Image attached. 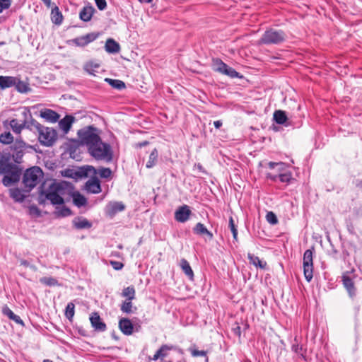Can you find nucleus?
Segmentation results:
<instances>
[{"mask_svg": "<svg viewBox=\"0 0 362 362\" xmlns=\"http://www.w3.org/2000/svg\"><path fill=\"white\" fill-rule=\"evenodd\" d=\"M124 208L125 206L122 202H115L110 205L108 213L110 215H115L124 210Z\"/></svg>", "mask_w": 362, "mask_h": 362, "instance_id": "38", "label": "nucleus"}, {"mask_svg": "<svg viewBox=\"0 0 362 362\" xmlns=\"http://www.w3.org/2000/svg\"><path fill=\"white\" fill-rule=\"evenodd\" d=\"M43 177V172L38 166H33L27 169L23 177V191L30 192L40 182Z\"/></svg>", "mask_w": 362, "mask_h": 362, "instance_id": "3", "label": "nucleus"}, {"mask_svg": "<svg viewBox=\"0 0 362 362\" xmlns=\"http://www.w3.org/2000/svg\"><path fill=\"white\" fill-rule=\"evenodd\" d=\"M291 350L300 356L304 361H307V349L303 344H300L298 339L296 337L291 345Z\"/></svg>", "mask_w": 362, "mask_h": 362, "instance_id": "18", "label": "nucleus"}, {"mask_svg": "<svg viewBox=\"0 0 362 362\" xmlns=\"http://www.w3.org/2000/svg\"><path fill=\"white\" fill-rule=\"evenodd\" d=\"M90 322L95 331L103 332L107 329L106 324L103 321L97 312H94L90 315Z\"/></svg>", "mask_w": 362, "mask_h": 362, "instance_id": "12", "label": "nucleus"}, {"mask_svg": "<svg viewBox=\"0 0 362 362\" xmlns=\"http://www.w3.org/2000/svg\"><path fill=\"white\" fill-rule=\"evenodd\" d=\"M232 332L239 338L241 337V327L238 322H235L232 327Z\"/></svg>", "mask_w": 362, "mask_h": 362, "instance_id": "57", "label": "nucleus"}, {"mask_svg": "<svg viewBox=\"0 0 362 362\" xmlns=\"http://www.w3.org/2000/svg\"><path fill=\"white\" fill-rule=\"evenodd\" d=\"M11 5V0H0V13H1L4 10L9 8Z\"/></svg>", "mask_w": 362, "mask_h": 362, "instance_id": "54", "label": "nucleus"}, {"mask_svg": "<svg viewBox=\"0 0 362 362\" xmlns=\"http://www.w3.org/2000/svg\"><path fill=\"white\" fill-rule=\"evenodd\" d=\"M343 285L346 288L351 298H354L356 294V289L354 286V283L352 279L348 276H343Z\"/></svg>", "mask_w": 362, "mask_h": 362, "instance_id": "25", "label": "nucleus"}, {"mask_svg": "<svg viewBox=\"0 0 362 362\" xmlns=\"http://www.w3.org/2000/svg\"><path fill=\"white\" fill-rule=\"evenodd\" d=\"M214 125L216 129H219L222 126V122L221 120H216L214 122Z\"/></svg>", "mask_w": 362, "mask_h": 362, "instance_id": "63", "label": "nucleus"}, {"mask_svg": "<svg viewBox=\"0 0 362 362\" xmlns=\"http://www.w3.org/2000/svg\"><path fill=\"white\" fill-rule=\"evenodd\" d=\"M286 164L285 163H284V165L282 166H277L278 167V171L279 173H284L285 171H287L286 170Z\"/></svg>", "mask_w": 362, "mask_h": 362, "instance_id": "61", "label": "nucleus"}, {"mask_svg": "<svg viewBox=\"0 0 362 362\" xmlns=\"http://www.w3.org/2000/svg\"><path fill=\"white\" fill-rule=\"evenodd\" d=\"M73 198V203L77 207L84 206L87 204V199L78 191H73L70 195Z\"/></svg>", "mask_w": 362, "mask_h": 362, "instance_id": "27", "label": "nucleus"}, {"mask_svg": "<svg viewBox=\"0 0 362 362\" xmlns=\"http://www.w3.org/2000/svg\"><path fill=\"white\" fill-rule=\"evenodd\" d=\"M226 66L227 64L220 59L216 58L213 59L212 66L215 71L222 74L223 69L226 68Z\"/></svg>", "mask_w": 362, "mask_h": 362, "instance_id": "43", "label": "nucleus"}, {"mask_svg": "<svg viewBox=\"0 0 362 362\" xmlns=\"http://www.w3.org/2000/svg\"><path fill=\"white\" fill-rule=\"evenodd\" d=\"M98 173L101 178H109L112 175V170L109 168L101 167L98 170H96V173Z\"/></svg>", "mask_w": 362, "mask_h": 362, "instance_id": "47", "label": "nucleus"}, {"mask_svg": "<svg viewBox=\"0 0 362 362\" xmlns=\"http://www.w3.org/2000/svg\"><path fill=\"white\" fill-rule=\"evenodd\" d=\"M110 264L112 267L115 270H121L124 267V264L121 262L110 260Z\"/></svg>", "mask_w": 362, "mask_h": 362, "instance_id": "55", "label": "nucleus"}, {"mask_svg": "<svg viewBox=\"0 0 362 362\" xmlns=\"http://www.w3.org/2000/svg\"><path fill=\"white\" fill-rule=\"evenodd\" d=\"M16 76H0V88L5 90L11 87H15Z\"/></svg>", "mask_w": 362, "mask_h": 362, "instance_id": "24", "label": "nucleus"}, {"mask_svg": "<svg viewBox=\"0 0 362 362\" xmlns=\"http://www.w3.org/2000/svg\"><path fill=\"white\" fill-rule=\"evenodd\" d=\"M228 226L233 233V238L234 241H238V229L235 224L234 220L232 216L229 218Z\"/></svg>", "mask_w": 362, "mask_h": 362, "instance_id": "48", "label": "nucleus"}, {"mask_svg": "<svg viewBox=\"0 0 362 362\" xmlns=\"http://www.w3.org/2000/svg\"><path fill=\"white\" fill-rule=\"evenodd\" d=\"M176 349H179L176 346L163 344L154 354L153 360L157 361L159 358H165L168 356L169 351Z\"/></svg>", "mask_w": 362, "mask_h": 362, "instance_id": "16", "label": "nucleus"}, {"mask_svg": "<svg viewBox=\"0 0 362 362\" xmlns=\"http://www.w3.org/2000/svg\"><path fill=\"white\" fill-rule=\"evenodd\" d=\"M132 301V300H125L120 305V310L123 313H134V311L136 310V307H134V310H133V303Z\"/></svg>", "mask_w": 362, "mask_h": 362, "instance_id": "37", "label": "nucleus"}, {"mask_svg": "<svg viewBox=\"0 0 362 362\" xmlns=\"http://www.w3.org/2000/svg\"><path fill=\"white\" fill-rule=\"evenodd\" d=\"M96 173V169L91 165H86L79 168L78 170H68L66 172L65 175L71 178H83L87 177L89 173Z\"/></svg>", "mask_w": 362, "mask_h": 362, "instance_id": "10", "label": "nucleus"}, {"mask_svg": "<svg viewBox=\"0 0 362 362\" xmlns=\"http://www.w3.org/2000/svg\"><path fill=\"white\" fill-rule=\"evenodd\" d=\"M10 197L16 202L21 203L23 202L25 199V195H24L21 190L18 188H12L10 189Z\"/></svg>", "mask_w": 362, "mask_h": 362, "instance_id": "32", "label": "nucleus"}, {"mask_svg": "<svg viewBox=\"0 0 362 362\" xmlns=\"http://www.w3.org/2000/svg\"><path fill=\"white\" fill-rule=\"evenodd\" d=\"M13 156L8 148H5L0 154V175L4 174L2 183L5 187L18 182L20 180L22 170L16 163H11Z\"/></svg>", "mask_w": 362, "mask_h": 362, "instance_id": "2", "label": "nucleus"}, {"mask_svg": "<svg viewBox=\"0 0 362 362\" xmlns=\"http://www.w3.org/2000/svg\"><path fill=\"white\" fill-rule=\"evenodd\" d=\"M192 211L189 206L187 205H183L180 206L175 212V219L180 223L186 222L189 218Z\"/></svg>", "mask_w": 362, "mask_h": 362, "instance_id": "13", "label": "nucleus"}, {"mask_svg": "<svg viewBox=\"0 0 362 362\" xmlns=\"http://www.w3.org/2000/svg\"><path fill=\"white\" fill-rule=\"evenodd\" d=\"M105 81H106L113 88L119 90H123L126 88L125 83L119 79L106 78H105Z\"/></svg>", "mask_w": 362, "mask_h": 362, "instance_id": "34", "label": "nucleus"}, {"mask_svg": "<svg viewBox=\"0 0 362 362\" xmlns=\"http://www.w3.org/2000/svg\"><path fill=\"white\" fill-rule=\"evenodd\" d=\"M83 36L86 39L87 44L88 45L89 43L95 40L99 37V33H90Z\"/></svg>", "mask_w": 362, "mask_h": 362, "instance_id": "53", "label": "nucleus"}, {"mask_svg": "<svg viewBox=\"0 0 362 362\" xmlns=\"http://www.w3.org/2000/svg\"><path fill=\"white\" fill-rule=\"evenodd\" d=\"M284 165V163L283 162H273V161H270L268 163V167L270 168V169H274L277 166H282Z\"/></svg>", "mask_w": 362, "mask_h": 362, "instance_id": "59", "label": "nucleus"}, {"mask_svg": "<svg viewBox=\"0 0 362 362\" xmlns=\"http://www.w3.org/2000/svg\"><path fill=\"white\" fill-rule=\"evenodd\" d=\"M8 150L13 156V160L15 163L21 164L23 162V157L26 149H34V147L25 142L21 136L16 138L14 143L8 148Z\"/></svg>", "mask_w": 362, "mask_h": 362, "instance_id": "6", "label": "nucleus"}, {"mask_svg": "<svg viewBox=\"0 0 362 362\" xmlns=\"http://www.w3.org/2000/svg\"><path fill=\"white\" fill-rule=\"evenodd\" d=\"M189 351L192 354V356L194 357H198V356H204L205 357V361L206 362H208V357L206 356L207 354V351H204V350H202V351H199V350H197V349L195 348H189Z\"/></svg>", "mask_w": 362, "mask_h": 362, "instance_id": "49", "label": "nucleus"}, {"mask_svg": "<svg viewBox=\"0 0 362 362\" xmlns=\"http://www.w3.org/2000/svg\"><path fill=\"white\" fill-rule=\"evenodd\" d=\"M95 3L100 11H104L107 8L106 0H94Z\"/></svg>", "mask_w": 362, "mask_h": 362, "instance_id": "56", "label": "nucleus"}, {"mask_svg": "<svg viewBox=\"0 0 362 362\" xmlns=\"http://www.w3.org/2000/svg\"><path fill=\"white\" fill-rule=\"evenodd\" d=\"M74 121L75 117L74 116L67 115L59 122V126L64 134H67Z\"/></svg>", "mask_w": 362, "mask_h": 362, "instance_id": "22", "label": "nucleus"}, {"mask_svg": "<svg viewBox=\"0 0 362 362\" xmlns=\"http://www.w3.org/2000/svg\"><path fill=\"white\" fill-rule=\"evenodd\" d=\"M222 74L229 76L231 78H242L243 77L240 73L236 71L233 68L229 66L228 65H227L226 68L223 69Z\"/></svg>", "mask_w": 362, "mask_h": 362, "instance_id": "42", "label": "nucleus"}, {"mask_svg": "<svg viewBox=\"0 0 362 362\" xmlns=\"http://www.w3.org/2000/svg\"><path fill=\"white\" fill-rule=\"evenodd\" d=\"M88 151L90 156L97 160L110 161L112 159V151L110 145L103 143L101 139L98 143L89 147Z\"/></svg>", "mask_w": 362, "mask_h": 362, "instance_id": "5", "label": "nucleus"}, {"mask_svg": "<svg viewBox=\"0 0 362 362\" xmlns=\"http://www.w3.org/2000/svg\"><path fill=\"white\" fill-rule=\"evenodd\" d=\"M266 178L267 180H269L272 182H277V180H279V177H278V174L276 175H273L270 173H268L266 174Z\"/></svg>", "mask_w": 362, "mask_h": 362, "instance_id": "58", "label": "nucleus"}, {"mask_svg": "<svg viewBox=\"0 0 362 362\" xmlns=\"http://www.w3.org/2000/svg\"><path fill=\"white\" fill-rule=\"evenodd\" d=\"M20 262H21V265H23L25 267H28L30 266V262L26 259H21Z\"/></svg>", "mask_w": 362, "mask_h": 362, "instance_id": "62", "label": "nucleus"}, {"mask_svg": "<svg viewBox=\"0 0 362 362\" xmlns=\"http://www.w3.org/2000/svg\"><path fill=\"white\" fill-rule=\"evenodd\" d=\"M51 19L55 25H61L63 21V15L57 6H54L51 11Z\"/></svg>", "mask_w": 362, "mask_h": 362, "instance_id": "30", "label": "nucleus"}, {"mask_svg": "<svg viewBox=\"0 0 362 362\" xmlns=\"http://www.w3.org/2000/svg\"><path fill=\"white\" fill-rule=\"evenodd\" d=\"M71 42L78 47H85L88 45L83 35L71 40Z\"/></svg>", "mask_w": 362, "mask_h": 362, "instance_id": "51", "label": "nucleus"}, {"mask_svg": "<svg viewBox=\"0 0 362 362\" xmlns=\"http://www.w3.org/2000/svg\"><path fill=\"white\" fill-rule=\"evenodd\" d=\"M148 144H149V141H144L139 142V143L136 144L135 146L137 147V148H142V147H144L146 146H148Z\"/></svg>", "mask_w": 362, "mask_h": 362, "instance_id": "60", "label": "nucleus"}, {"mask_svg": "<svg viewBox=\"0 0 362 362\" xmlns=\"http://www.w3.org/2000/svg\"><path fill=\"white\" fill-rule=\"evenodd\" d=\"M40 282L45 286H59V284L57 279L49 276H45L40 279Z\"/></svg>", "mask_w": 362, "mask_h": 362, "instance_id": "45", "label": "nucleus"}, {"mask_svg": "<svg viewBox=\"0 0 362 362\" xmlns=\"http://www.w3.org/2000/svg\"><path fill=\"white\" fill-rule=\"evenodd\" d=\"M75 305L73 302H69L65 308V316L69 320L72 321V319L75 313Z\"/></svg>", "mask_w": 362, "mask_h": 362, "instance_id": "46", "label": "nucleus"}, {"mask_svg": "<svg viewBox=\"0 0 362 362\" xmlns=\"http://www.w3.org/2000/svg\"><path fill=\"white\" fill-rule=\"evenodd\" d=\"M95 10L94 7L88 4L84 6L79 13V18L83 22H88L91 20Z\"/></svg>", "mask_w": 362, "mask_h": 362, "instance_id": "20", "label": "nucleus"}, {"mask_svg": "<svg viewBox=\"0 0 362 362\" xmlns=\"http://www.w3.org/2000/svg\"><path fill=\"white\" fill-rule=\"evenodd\" d=\"M99 68V64H94L92 62H87L84 66V70L87 71L90 74H94V71H95V69Z\"/></svg>", "mask_w": 362, "mask_h": 362, "instance_id": "50", "label": "nucleus"}, {"mask_svg": "<svg viewBox=\"0 0 362 362\" xmlns=\"http://www.w3.org/2000/svg\"><path fill=\"white\" fill-rule=\"evenodd\" d=\"M286 39V34L282 30L269 28L267 30L259 40L263 45H279Z\"/></svg>", "mask_w": 362, "mask_h": 362, "instance_id": "7", "label": "nucleus"}, {"mask_svg": "<svg viewBox=\"0 0 362 362\" xmlns=\"http://www.w3.org/2000/svg\"><path fill=\"white\" fill-rule=\"evenodd\" d=\"M279 180L282 183H286L287 185L293 183L296 181V179L293 177L291 171H285L284 173H278Z\"/></svg>", "mask_w": 362, "mask_h": 362, "instance_id": "31", "label": "nucleus"}, {"mask_svg": "<svg viewBox=\"0 0 362 362\" xmlns=\"http://www.w3.org/2000/svg\"><path fill=\"white\" fill-rule=\"evenodd\" d=\"M74 228L77 230L89 229L93 224L86 218L83 216H76L72 221Z\"/></svg>", "mask_w": 362, "mask_h": 362, "instance_id": "17", "label": "nucleus"}, {"mask_svg": "<svg viewBox=\"0 0 362 362\" xmlns=\"http://www.w3.org/2000/svg\"><path fill=\"white\" fill-rule=\"evenodd\" d=\"M74 190V186L69 182L54 181L52 183L47 190H42L39 197V204H44L45 200L50 201L52 205H63L64 199L62 196H70Z\"/></svg>", "mask_w": 362, "mask_h": 362, "instance_id": "1", "label": "nucleus"}, {"mask_svg": "<svg viewBox=\"0 0 362 362\" xmlns=\"http://www.w3.org/2000/svg\"><path fill=\"white\" fill-rule=\"evenodd\" d=\"M313 251L306 250L303 255V272L308 282H310L313 276Z\"/></svg>", "mask_w": 362, "mask_h": 362, "instance_id": "9", "label": "nucleus"}, {"mask_svg": "<svg viewBox=\"0 0 362 362\" xmlns=\"http://www.w3.org/2000/svg\"><path fill=\"white\" fill-rule=\"evenodd\" d=\"M193 232L198 235H206L209 240H211L214 238L213 233L202 223H197L195 225L193 228Z\"/></svg>", "mask_w": 362, "mask_h": 362, "instance_id": "23", "label": "nucleus"}, {"mask_svg": "<svg viewBox=\"0 0 362 362\" xmlns=\"http://www.w3.org/2000/svg\"><path fill=\"white\" fill-rule=\"evenodd\" d=\"M273 119L278 124H282L285 127H289L291 125V122L288 120L286 113L284 110H279L274 111Z\"/></svg>", "mask_w": 362, "mask_h": 362, "instance_id": "19", "label": "nucleus"}, {"mask_svg": "<svg viewBox=\"0 0 362 362\" xmlns=\"http://www.w3.org/2000/svg\"><path fill=\"white\" fill-rule=\"evenodd\" d=\"M37 132L39 134L38 140L44 146L49 147L53 146L58 137L57 131L52 127H47L42 125Z\"/></svg>", "mask_w": 362, "mask_h": 362, "instance_id": "8", "label": "nucleus"}, {"mask_svg": "<svg viewBox=\"0 0 362 362\" xmlns=\"http://www.w3.org/2000/svg\"><path fill=\"white\" fill-rule=\"evenodd\" d=\"M54 213L57 217H67L72 214L71 210L64 205L62 206H57Z\"/></svg>", "mask_w": 362, "mask_h": 362, "instance_id": "39", "label": "nucleus"}, {"mask_svg": "<svg viewBox=\"0 0 362 362\" xmlns=\"http://www.w3.org/2000/svg\"><path fill=\"white\" fill-rule=\"evenodd\" d=\"M247 258L249 259L250 264H253L256 267H259L262 269L267 267V262L261 261L258 257L254 255L253 254L248 253Z\"/></svg>", "mask_w": 362, "mask_h": 362, "instance_id": "33", "label": "nucleus"}, {"mask_svg": "<svg viewBox=\"0 0 362 362\" xmlns=\"http://www.w3.org/2000/svg\"><path fill=\"white\" fill-rule=\"evenodd\" d=\"M118 327L120 331L124 335H131L134 332V325L132 322L126 317H122L119 320Z\"/></svg>", "mask_w": 362, "mask_h": 362, "instance_id": "15", "label": "nucleus"}, {"mask_svg": "<svg viewBox=\"0 0 362 362\" xmlns=\"http://www.w3.org/2000/svg\"><path fill=\"white\" fill-rule=\"evenodd\" d=\"M178 351H179V353L180 354V359L177 360V361H173V362H186L185 360H183V357H182L183 352H182V351L180 349H179Z\"/></svg>", "mask_w": 362, "mask_h": 362, "instance_id": "64", "label": "nucleus"}, {"mask_svg": "<svg viewBox=\"0 0 362 362\" xmlns=\"http://www.w3.org/2000/svg\"><path fill=\"white\" fill-rule=\"evenodd\" d=\"M40 116L50 122H56L59 118V115L51 109L45 108L40 112Z\"/></svg>", "mask_w": 362, "mask_h": 362, "instance_id": "21", "label": "nucleus"}, {"mask_svg": "<svg viewBox=\"0 0 362 362\" xmlns=\"http://www.w3.org/2000/svg\"><path fill=\"white\" fill-rule=\"evenodd\" d=\"M15 89L21 93H28L31 91L29 83L26 81L21 80L19 77H16Z\"/></svg>", "mask_w": 362, "mask_h": 362, "instance_id": "29", "label": "nucleus"}, {"mask_svg": "<svg viewBox=\"0 0 362 362\" xmlns=\"http://www.w3.org/2000/svg\"><path fill=\"white\" fill-rule=\"evenodd\" d=\"M22 114L24 118L23 122L25 123V129H28L31 131L33 129L37 131L42 126L33 118L29 110L25 109Z\"/></svg>", "mask_w": 362, "mask_h": 362, "instance_id": "11", "label": "nucleus"}, {"mask_svg": "<svg viewBox=\"0 0 362 362\" xmlns=\"http://www.w3.org/2000/svg\"><path fill=\"white\" fill-rule=\"evenodd\" d=\"M105 51L110 54H115L119 52L120 45L112 38L107 40L105 45Z\"/></svg>", "mask_w": 362, "mask_h": 362, "instance_id": "28", "label": "nucleus"}, {"mask_svg": "<svg viewBox=\"0 0 362 362\" xmlns=\"http://www.w3.org/2000/svg\"><path fill=\"white\" fill-rule=\"evenodd\" d=\"M9 125L15 134H21V131L25 129V123L23 121L21 123L18 122L17 119H12L9 122Z\"/></svg>", "mask_w": 362, "mask_h": 362, "instance_id": "35", "label": "nucleus"}, {"mask_svg": "<svg viewBox=\"0 0 362 362\" xmlns=\"http://www.w3.org/2000/svg\"><path fill=\"white\" fill-rule=\"evenodd\" d=\"M2 313L16 323L24 326V322L20 316L16 315L6 305L2 308Z\"/></svg>", "mask_w": 362, "mask_h": 362, "instance_id": "26", "label": "nucleus"}, {"mask_svg": "<svg viewBox=\"0 0 362 362\" xmlns=\"http://www.w3.org/2000/svg\"><path fill=\"white\" fill-rule=\"evenodd\" d=\"M86 189L93 194L100 193L101 185L99 179L96 176L91 177L86 183Z\"/></svg>", "mask_w": 362, "mask_h": 362, "instance_id": "14", "label": "nucleus"}, {"mask_svg": "<svg viewBox=\"0 0 362 362\" xmlns=\"http://www.w3.org/2000/svg\"><path fill=\"white\" fill-rule=\"evenodd\" d=\"M135 294L136 291L134 287L133 286H130L122 290L121 296L122 297H125L126 300H132L135 298Z\"/></svg>", "mask_w": 362, "mask_h": 362, "instance_id": "40", "label": "nucleus"}, {"mask_svg": "<svg viewBox=\"0 0 362 362\" xmlns=\"http://www.w3.org/2000/svg\"><path fill=\"white\" fill-rule=\"evenodd\" d=\"M158 155V151L156 150V148H154L150 153L148 160L146 163V167L147 168H151L156 164Z\"/></svg>", "mask_w": 362, "mask_h": 362, "instance_id": "44", "label": "nucleus"}, {"mask_svg": "<svg viewBox=\"0 0 362 362\" xmlns=\"http://www.w3.org/2000/svg\"><path fill=\"white\" fill-rule=\"evenodd\" d=\"M266 219L270 224L275 225L278 223V218L276 214L272 211H269L266 215Z\"/></svg>", "mask_w": 362, "mask_h": 362, "instance_id": "52", "label": "nucleus"}, {"mask_svg": "<svg viewBox=\"0 0 362 362\" xmlns=\"http://www.w3.org/2000/svg\"><path fill=\"white\" fill-rule=\"evenodd\" d=\"M14 141V138L10 132H5L0 134V143L2 144H13Z\"/></svg>", "mask_w": 362, "mask_h": 362, "instance_id": "41", "label": "nucleus"}, {"mask_svg": "<svg viewBox=\"0 0 362 362\" xmlns=\"http://www.w3.org/2000/svg\"><path fill=\"white\" fill-rule=\"evenodd\" d=\"M98 129L93 126H88L78 131V136L82 146H86L88 149L100 141Z\"/></svg>", "mask_w": 362, "mask_h": 362, "instance_id": "4", "label": "nucleus"}, {"mask_svg": "<svg viewBox=\"0 0 362 362\" xmlns=\"http://www.w3.org/2000/svg\"><path fill=\"white\" fill-rule=\"evenodd\" d=\"M180 266L181 267L184 273L192 279L194 276L193 271L189 265V263L185 259L180 260Z\"/></svg>", "mask_w": 362, "mask_h": 362, "instance_id": "36", "label": "nucleus"}]
</instances>
